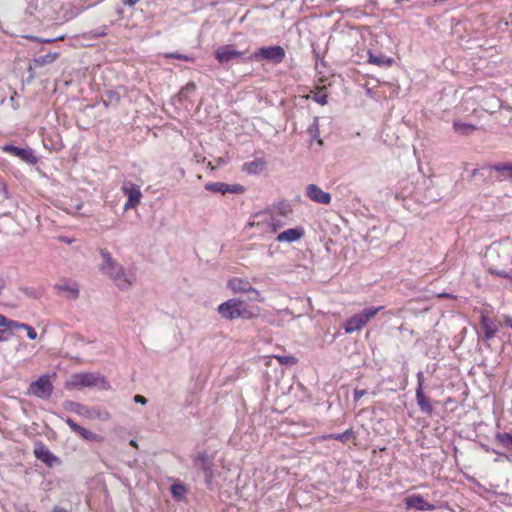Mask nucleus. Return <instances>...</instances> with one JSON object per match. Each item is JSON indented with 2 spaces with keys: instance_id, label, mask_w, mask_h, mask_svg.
Returning <instances> with one entry per match:
<instances>
[{
  "instance_id": "obj_1",
  "label": "nucleus",
  "mask_w": 512,
  "mask_h": 512,
  "mask_svg": "<svg viewBox=\"0 0 512 512\" xmlns=\"http://www.w3.org/2000/svg\"><path fill=\"white\" fill-rule=\"evenodd\" d=\"M100 255L102 257V263L99 266L101 273L111 279L119 289H129L135 282V274L126 271L106 249H102Z\"/></svg>"
},
{
  "instance_id": "obj_2",
  "label": "nucleus",
  "mask_w": 512,
  "mask_h": 512,
  "mask_svg": "<svg viewBox=\"0 0 512 512\" xmlns=\"http://www.w3.org/2000/svg\"><path fill=\"white\" fill-rule=\"evenodd\" d=\"M217 312L226 320L239 318L251 320L257 316L256 313L248 308L244 301L237 298H231L221 303L217 308Z\"/></svg>"
},
{
  "instance_id": "obj_3",
  "label": "nucleus",
  "mask_w": 512,
  "mask_h": 512,
  "mask_svg": "<svg viewBox=\"0 0 512 512\" xmlns=\"http://www.w3.org/2000/svg\"><path fill=\"white\" fill-rule=\"evenodd\" d=\"M382 309L383 306H372L365 308L361 312L352 315L350 318L347 319L344 325L345 332L351 334L355 331L361 330Z\"/></svg>"
},
{
  "instance_id": "obj_4",
  "label": "nucleus",
  "mask_w": 512,
  "mask_h": 512,
  "mask_svg": "<svg viewBox=\"0 0 512 512\" xmlns=\"http://www.w3.org/2000/svg\"><path fill=\"white\" fill-rule=\"evenodd\" d=\"M286 56L283 47L279 45L261 47L248 57L243 58L244 62L268 60L273 64H280Z\"/></svg>"
},
{
  "instance_id": "obj_5",
  "label": "nucleus",
  "mask_w": 512,
  "mask_h": 512,
  "mask_svg": "<svg viewBox=\"0 0 512 512\" xmlns=\"http://www.w3.org/2000/svg\"><path fill=\"white\" fill-rule=\"evenodd\" d=\"M100 386L104 389L109 387L108 382L104 377L96 373H77L71 376L67 382V388H82V387H96Z\"/></svg>"
},
{
  "instance_id": "obj_6",
  "label": "nucleus",
  "mask_w": 512,
  "mask_h": 512,
  "mask_svg": "<svg viewBox=\"0 0 512 512\" xmlns=\"http://www.w3.org/2000/svg\"><path fill=\"white\" fill-rule=\"evenodd\" d=\"M53 392V384L48 374L41 375L29 386V393L41 399H48Z\"/></svg>"
},
{
  "instance_id": "obj_7",
  "label": "nucleus",
  "mask_w": 512,
  "mask_h": 512,
  "mask_svg": "<svg viewBox=\"0 0 512 512\" xmlns=\"http://www.w3.org/2000/svg\"><path fill=\"white\" fill-rule=\"evenodd\" d=\"M121 190L123 194L128 198L127 202L124 204L125 211L134 209L140 204L142 199L140 186L135 183L125 181L122 184Z\"/></svg>"
},
{
  "instance_id": "obj_8",
  "label": "nucleus",
  "mask_w": 512,
  "mask_h": 512,
  "mask_svg": "<svg viewBox=\"0 0 512 512\" xmlns=\"http://www.w3.org/2000/svg\"><path fill=\"white\" fill-rule=\"evenodd\" d=\"M245 54V51H238L233 45L226 44L216 49L215 58L220 64L224 65L232 60L242 59Z\"/></svg>"
},
{
  "instance_id": "obj_9",
  "label": "nucleus",
  "mask_w": 512,
  "mask_h": 512,
  "mask_svg": "<svg viewBox=\"0 0 512 512\" xmlns=\"http://www.w3.org/2000/svg\"><path fill=\"white\" fill-rule=\"evenodd\" d=\"M252 226L260 227L264 232L275 234L285 226L282 216L266 215L261 221L253 222Z\"/></svg>"
},
{
  "instance_id": "obj_10",
  "label": "nucleus",
  "mask_w": 512,
  "mask_h": 512,
  "mask_svg": "<svg viewBox=\"0 0 512 512\" xmlns=\"http://www.w3.org/2000/svg\"><path fill=\"white\" fill-rule=\"evenodd\" d=\"M2 150L6 153H9L13 156L20 158L26 163L34 165L38 162V157L35 155L34 150L30 147L20 148L12 144H6L2 147Z\"/></svg>"
},
{
  "instance_id": "obj_11",
  "label": "nucleus",
  "mask_w": 512,
  "mask_h": 512,
  "mask_svg": "<svg viewBox=\"0 0 512 512\" xmlns=\"http://www.w3.org/2000/svg\"><path fill=\"white\" fill-rule=\"evenodd\" d=\"M194 464L196 467L203 471L205 482L207 485H210L214 477L212 469L213 459L208 455L207 452L201 451L197 453V456L194 459Z\"/></svg>"
},
{
  "instance_id": "obj_12",
  "label": "nucleus",
  "mask_w": 512,
  "mask_h": 512,
  "mask_svg": "<svg viewBox=\"0 0 512 512\" xmlns=\"http://www.w3.org/2000/svg\"><path fill=\"white\" fill-rule=\"evenodd\" d=\"M205 189L211 192L226 194H241L245 191L244 187L240 184H227L224 182H209L205 184Z\"/></svg>"
},
{
  "instance_id": "obj_13",
  "label": "nucleus",
  "mask_w": 512,
  "mask_h": 512,
  "mask_svg": "<svg viewBox=\"0 0 512 512\" xmlns=\"http://www.w3.org/2000/svg\"><path fill=\"white\" fill-rule=\"evenodd\" d=\"M480 326L484 332V339L486 341L492 340L499 332L501 323L491 319L486 314L482 313L480 316Z\"/></svg>"
},
{
  "instance_id": "obj_14",
  "label": "nucleus",
  "mask_w": 512,
  "mask_h": 512,
  "mask_svg": "<svg viewBox=\"0 0 512 512\" xmlns=\"http://www.w3.org/2000/svg\"><path fill=\"white\" fill-rule=\"evenodd\" d=\"M65 423L70 427V429L77 433L82 439L92 441V442H99L101 441L102 437L96 433H93L92 431L78 425L76 422H74L71 418H63L60 417Z\"/></svg>"
},
{
  "instance_id": "obj_15",
  "label": "nucleus",
  "mask_w": 512,
  "mask_h": 512,
  "mask_svg": "<svg viewBox=\"0 0 512 512\" xmlns=\"http://www.w3.org/2000/svg\"><path fill=\"white\" fill-rule=\"evenodd\" d=\"M306 196L313 202L328 205L331 202V195L323 191L316 184H309L306 187Z\"/></svg>"
},
{
  "instance_id": "obj_16",
  "label": "nucleus",
  "mask_w": 512,
  "mask_h": 512,
  "mask_svg": "<svg viewBox=\"0 0 512 512\" xmlns=\"http://www.w3.org/2000/svg\"><path fill=\"white\" fill-rule=\"evenodd\" d=\"M304 235V228L302 226H297L278 233L276 240L280 243H292L300 240Z\"/></svg>"
},
{
  "instance_id": "obj_17",
  "label": "nucleus",
  "mask_w": 512,
  "mask_h": 512,
  "mask_svg": "<svg viewBox=\"0 0 512 512\" xmlns=\"http://www.w3.org/2000/svg\"><path fill=\"white\" fill-rule=\"evenodd\" d=\"M35 457L45 463L48 467H53L59 462L57 456H55L45 445L39 444L34 449Z\"/></svg>"
},
{
  "instance_id": "obj_18",
  "label": "nucleus",
  "mask_w": 512,
  "mask_h": 512,
  "mask_svg": "<svg viewBox=\"0 0 512 512\" xmlns=\"http://www.w3.org/2000/svg\"><path fill=\"white\" fill-rule=\"evenodd\" d=\"M408 508H415L419 511H432L436 509L434 504L428 503L421 495L414 494L405 499Z\"/></svg>"
},
{
  "instance_id": "obj_19",
  "label": "nucleus",
  "mask_w": 512,
  "mask_h": 512,
  "mask_svg": "<svg viewBox=\"0 0 512 512\" xmlns=\"http://www.w3.org/2000/svg\"><path fill=\"white\" fill-rule=\"evenodd\" d=\"M251 285L249 280L239 277H232L227 282V287L231 289L233 293H247L251 290Z\"/></svg>"
},
{
  "instance_id": "obj_20",
  "label": "nucleus",
  "mask_w": 512,
  "mask_h": 512,
  "mask_svg": "<svg viewBox=\"0 0 512 512\" xmlns=\"http://www.w3.org/2000/svg\"><path fill=\"white\" fill-rule=\"evenodd\" d=\"M491 170L498 173L497 179L499 181H505L512 179V164L511 163H499L490 166Z\"/></svg>"
},
{
  "instance_id": "obj_21",
  "label": "nucleus",
  "mask_w": 512,
  "mask_h": 512,
  "mask_svg": "<svg viewBox=\"0 0 512 512\" xmlns=\"http://www.w3.org/2000/svg\"><path fill=\"white\" fill-rule=\"evenodd\" d=\"M266 168V161L263 158H256L252 161L245 162L242 170L248 174H258Z\"/></svg>"
},
{
  "instance_id": "obj_22",
  "label": "nucleus",
  "mask_w": 512,
  "mask_h": 512,
  "mask_svg": "<svg viewBox=\"0 0 512 512\" xmlns=\"http://www.w3.org/2000/svg\"><path fill=\"white\" fill-rule=\"evenodd\" d=\"M64 409L67 411L73 412L77 415L83 416L87 418L90 408L81 403L67 400L63 403Z\"/></svg>"
},
{
  "instance_id": "obj_23",
  "label": "nucleus",
  "mask_w": 512,
  "mask_h": 512,
  "mask_svg": "<svg viewBox=\"0 0 512 512\" xmlns=\"http://www.w3.org/2000/svg\"><path fill=\"white\" fill-rule=\"evenodd\" d=\"M59 292L66 293L68 299L75 300L79 297V287L76 283H63L55 286Z\"/></svg>"
},
{
  "instance_id": "obj_24",
  "label": "nucleus",
  "mask_w": 512,
  "mask_h": 512,
  "mask_svg": "<svg viewBox=\"0 0 512 512\" xmlns=\"http://www.w3.org/2000/svg\"><path fill=\"white\" fill-rule=\"evenodd\" d=\"M416 401L421 412L427 415H431L433 413V407L428 398L425 396L424 390L416 389Z\"/></svg>"
},
{
  "instance_id": "obj_25",
  "label": "nucleus",
  "mask_w": 512,
  "mask_h": 512,
  "mask_svg": "<svg viewBox=\"0 0 512 512\" xmlns=\"http://www.w3.org/2000/svg\"><path fill=\"white\" fill-rule=\"evenodd\" d=\"M354 437V431L352 429H347L343 433H332L323 435L321 438L323 440L334 439L340 442L346 443L350 438Z\"/></svg>"
},
{
  "instance_id": "obj_26",
  "label": "nucleus",
  "mask_w": 512,
  "mask_h": 512,
  "mask_svg": "<svg viewBox=\"0 0 512 512\" xmlns=\"http://www.w3.org/2000/svg\"><path fill=\"white\" fill-rule=\"evenodd\" d=\"M87 418L88 419H97V420H101V421H108L111 418V415L105 409H101L99 407H93V408H90Z\"/></svg>"
},
{
  "instance_id": "obj_27",
  "label": "nucleus",
  "mask_w": 512,
  "mask_h": 512,
  "mask_svg": "<svg viewBox=\"0 0 512 512\" xmlns=\"http://www.w3.org/2000/svg\"><path fill=\"white\" fill-rule=\"evenodd\" d=\"M58 56L59 54L57 52H48L44 55L36 57L34 59V63L36 66L42 67L53 63L58 58Z\"/></svg>"
},
{
  "instance_id": "obj_28",
  "label": "nucleus",
  "mask_w": 512,
  "mask_h": 512,
  "mask_svg": "<svg viewBox=\"0 0 512 512\" xmlns=\"http://www.w3.org/2000/svg\"><path fill=\"white\" fill-rule=\"evenodd\" d=\"M453 129L461 135H469L476 129V127L469 123L455 121L453 123Z\"/></svg>"
},
{
  "instance_id": "obj_29",
  "label": "nucleus",
  "mask_w": 512,
  "mask_h": 512,
  "mask_svg": "<svg viewBox=\"0 0 512 512\" xmlns=\"http://www.w3.org/2000/svg\"><path fill=\"white\" fill-rule=\"evenodd\" d=\"M369 63L378 66H390L392 64V59L387 58L383 55H374L371 52H369Z\"/></svg>"
},
{
  "instance_id": "obj_30",
  "label": "nucleus",
  "mask_w": 512,
  "mask_h": 512,
  "mask_svg": "<svg viewBox=\"0 0 512 512\" xmlns=\"http://www.w3.org/2000/svg\"><path fill=\"white\" fill-rule=\"evenodd\" d=\"M308 134L311 136L313 140L318 139L319 137V118L314 117L313 122L307 128Z\"/></svg>"
},
{
  "instance_id": "obj_31",
  "label": "nucleus",
  "mask_w": 512,
  "mask_h": 512,
  "mask_svg": "<svg viewBox=\"0 0 512 512\" xmlns=\"http://www.w3.org/2000/svg\"><path fill=\"white\" fill-rule=\"evenodd\" d=\"M18 322L8 319L6 316L0 314V327L5 328L6 331H12L16 329Z\"/></svg>"
},
{
  "instance_id": "obj_32",
  "label": "nucleus",
  "mask_w": 512,
  "mask_h": 512,
  "mask_svg": "<svg viewBox=\"0 0 512 512\" xmlns=\"http://www.w3.org/2000/svg\"><path fill=\"white\" fill-rule=\"evenodd\" d=\"M497 440L507 449L512 446V434L509 433H498L496 435Z\"/></svg>"
},
{
  "instance_id": "obj_33",
  "label": "nucleus",
  "mask_w": 512,
  "mask_h": 512,
  "mask_svg": "<svg viewBox=\"0 0 512 512\" xmlns=\"http://www.w3.org/2000/svg\"><path fill=\"white\" fill-rule=\"evenodd\" d=\"M186 493V488L182 484H173L171 486V494L174 498L181 499Z\"/></svg>"
},
{
  "instance_id": "obj_34",
  "label": "nucleus",
  "mask_w": 512,
  "mask_h": 512,
  "mask_svg": "<svg viewBox=\"0 0 512 512\" xmlns=\"http://www.w3.org/2000/svg\"><path fill=\"white\" fill-rule=\"evenodd\" d=\"M16 329H24V330H26V332H27V337H28L29 339H31V340H34V339H36V338H37V332H36V330H35L32 326H30V325H28V324H26V323H20V322H18Z\"/></svg>"
},
{
  "instance_id": "obj_35",
  "label": "nucleus",
  "mask_w": 512,
  "mask_h": 512,
  "mask_svg": "<svg viewBox=\"0 0 512 512\" xmlns=\"http://www.w3.org/2000/svg\"><path fill=\"white\" fill-rule=\"evenodd\" d=\"M164 57H166V58H174V59H177V60H182V61L191 62V63L194 62V58L193 57L185 55V54H181V53H165Z\"/></svg>"
},
{
  "instance_id": "obj_36",
  "label": "nucleus",
  "mask_w": 512,
  "mask_h": 512,
  "mask_svg": "<svg viewBox=\"0 0 512 512\" xmlns=\"http://www.w3.org/2000/svg\"><path fill=\"white\" fill-rule=\"evenodd\" d=\"M247 293L250 294L249 299L251 301L264 302V297L261 295V293L257 289L253 288L252 285H251V290H249Z\"/></svg>"
},
{
  "instance_id": "obj_37",
  "label": "nucleus",
  "mask_w": 512,
  "mask_h": 512,
  "mask_svg": "<svg viewBox=\"0 0 512 512\" xmlns=\"http://www.w3.org/2000/svg\"><path fill=\"white\" fill-rule=\"evenodd\" d=\"M276 358L278 359V361L281 364H286V365H292V364H295L297 362V359L294 356H290V355H287V356H277Z\"/></svg>"
},
{
  "instance_id": "obj_38",
  "label": "nucleus",
  "mask_w": 512,
  "mask_h": 512,
  "mask_svg": "<svg viewBox=\"0 0 512 512\" xmlns=\"http://www.w3.org/2000/svg\"><path fill=\"white\" fill-rule=\"evenodd\" d=\"M313 100L318 104L325 105L327 103V95L321 92L316 93L313 96Z\"/></svg>"
},
{
  "instance_id": "obj_39",
  "label": "nucleus",
  "mask_w": 512,
  "mask_h": 512,
  "mask_svg": "<svg viewBox=\"0 0 512 512\" xmlns=\"http://www.w3.org/2000/svg\"><path fill=\"white\" fill-rule=\"evenodd\" d=\"M416 377H417V382H418L416 389L424 390V381H425L424 373L422 371H419L417 373Z\"/></svg>"
},
{
  "instance_id": "obj_40",
  "label": "nucleus",
  "mask_w": 512,
  "mask_h": 512,
  "mask_svg": "<svg viewBox=\"0 0 512 512\" xmlns=\"http://www.w3.org/2000/svg\"><path fill=\"white\" fill-rule=\"evenodd\" d=\"M367 391L364 389H355L353 393V399L355 402L359 401L361 397L366 395Z\"/></svg>"
},
{
  "instance_id": "obj_41",
  "label": "nucleus",
  "mask_w": 512,
  "mask_h": 512,
  "mask_svg": "<svg viewBox=\"0 0 512 512\" xmlns=\"http://www.w3.org/2000/svg\"><path fill=\"white\" fill-rule=\"evenodd\" d=\"M489 273L498 277L505 278V275H507L508 271L504 270H498V269H489Z\"/></svg>"
},
{
  "instance_id": "obj_42",
  "label": "nucleus",
  "mask_w": 512,
  "mask_h": 512,
  "mask_svg": "<svg viewBox=\"0 0 512 512\" xmlns=\"http://www.w3.org/2000/svg\"><path fill=\"white\" fill-rule=\"evenodd\" d=\"M16 511L17 512H35V511L31 510L27 504H20L16 508Z\"/></svg>"
},
{
  "instance_id": "obj_43",
  "label": "nucleus",
  "mask_w": 512,
  "mask_h": 512,
  "mask_svg": "<svg viewBox=\"0 0 512 512\" xmlns=\"http://www.w3.org/2000/svg\"><path fill=\"white\" fill-rule=\"evenodd\" d=\"M196 90V85L194 83L187 84L181 91V93L184 92H193Z\"/></svg>"
},
{
  "instance_id": "obj_44",
  "label": "nucleus",
  "mask_w": 512,
  "mask_h": 512,
  "mask_svg": "<svg viewBox=\"0 0 512 512\" xmlns=\"http://www.w3.org/2000/svg\"><path fill=\"white\" fill-rule=\"evenodd\" d=\"M134 401L136 403H140L142 405H145L147 403V399L144 396L139 395V394L134 396Z\"/></svg>"
},
{
  "instance_id": "obj_45",
  "label": "nucleus",
  "mask_w": 512,
  "mask_h": 512,
  "mask_svg": "<svg viewBox=\"0 0 512 512\" xmlns=\"http://www.w3.org/2000/svg\"><path fill=\"white\" fill-rule=\"evenodd\" d=\"M123 1V4L126 5V6H134L136 5L137 3L140 2V0H122Z\"/></svg>"
},
{
  "instance_id": "obj_46",
  "label": "nucleus",
  "mask_w": 512,
  "mask_h": 512,
  "mask_svg": "<svg viewBox=\"0 0 512 512\" xmlns=\"http://www.w3.org/2000/svg\"><path fill=\"white\" fill-rule=\"evenodd\" d=\"M479 174H480V169H477V168H476V169H473V170L471 171V173H470V176H469V179H468V180H469V181H472V180H473V178H475V177H476L477 175H479Z\"/></svg>"
},
{
  "instance_id": "obj_47",
  "label": "nucleus",
  "mask_w": 512,
  "mask_h": 512,
  "mask_svg": "<svg viewBox=\"0 0 512 512\" xmlns=\"http://www.w3.org/2000/svg\"><path fill=\"white\" fill-rule=\"evenodd\" d=\"M0 194L7 196V188L1 180H0Z\"/></svg>"
},
{
  "instance_id": "obj_48",
  "label": "nucleus",
  "mask_w": 512,
  "mask_h": 512,
  "mask_svg": "<svg viewBox=\"0 0 512 512\" xmlns=\"http://www.w3.org/2000/svg\"><path fill=\"white\" fill-rule=\"evenodd\" d=\"M504 322L505 324L512 329V317L511 316H504Z\"/></svg>"
},
{
  "instance_id": "obj_49",
  "label": "nucleus",
  "mask_w": 512,
  "mask_h": 512,
  "mask_svg": "<svg viewBox=\"0 0 512 512\" xmlns=\"http://www.w3.org/2000/svg\"><path fill=\"white\" fill-rule=\"evenodd\" d=\"M52 512H69V511L63 507L56 505L53 507Z\"/></svg>"
},
{
  "instance_id": "obj_50",
  "label": "nucleus",
  "mask_w": 512,
  "mask_h": 512,
  "mask_svg": "<svg viewBox=\"0 0 512 512\" xmlns=\"http://www.w3.org/2000/svg\"><path fill=\"white\" fill-rule=\"evenodd\" d=\"M33 10H36V5H34L33 1H31L28 5V11L32 14Z\"/></svg>"
},
{
  "instance_id": "obj_51",
  "label": "nucleus",
  "mask_w": 512,
  "mask_h": 512,
  "mask_svg": "<svg viewBox=\"0 0 512 512\" xmlns=\"http://www.w3.org/2000/svg\"><path fill=\"white\" fill-rule=\"evenodd\" d=\"M4 334H5V330L0 329V342L7 340V338L4 336Z\"/></svg>"
},
{
  "instance_id": "obj_52",
  "label": "nucleus",
  "mask_w": 512,
  "mask_h": 512,
  "mask_svg": "<svg viewBox=\"0 0 512 512\" xmlns=\"http://www.w3.org/2000/svg\"><path fill=\"white\" fill-rule=\"evenodd\" d=\"M505 278L512 281V269L510 271H508L507 275H505Z\"/></svg>"
},
{
  "instance_id": "obj_53",
  "label": "nucleus",
  "mask_w": 512,
  "mask_h": 512,
  "mask_svg": "<svg viewBox=\"0 0 512 512\" xmlns=\"http://www.w3.org/2000/svg\"><path fill=\"white\" fill-rule=\"evenodd\" d=\"M439 297H453V296L450 294L442 293V294H439Z\"/></svg>"
},
{
  "instance_id": "obj_54",
  "label": "nucleus",
  "mask_w": 512,
  "mask_h": 512,
  "mask_svg": "<svg viewBox=\"0 0 512 512\" xmlns=\"http://www.w3.org/2000/svg\"><path fill=\"white\" fill-rule=\"evenodd\" d=\"M130 444H131L132 446H136V442H135L134 440H132V441L130 442Z\"/></svg>"
}]
</instances>
